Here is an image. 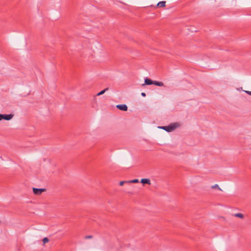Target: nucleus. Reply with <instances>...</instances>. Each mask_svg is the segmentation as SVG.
Returning <instances> with one entry per match:
<instances>
[{"mask_svg": "<svg viewBox=\"0 0 251 251\" xmlns=\"http://www.w3.org/2000/svg\"><path fill=\"white\" fill-rule=\"evenodd\" d=\"M179 126V124L177 123H174L169 125L168 126H165L164 128V130H166L167 132H171L178 127Z\"/></svg>", "mask_w": 251, "mask_h": 251, "instance_id": "f257e3e1", "label": "nucleus"}, {"mask_svg": "<svg viewBox=\"0 0 251 251\" xmlns=\"http://www.w3.org/2000/svg\"><path fill=\"white\" fill-rule=\"evenodd\" d=\"M13 115L10 114H0V121L2 119H4L5 120H10L13 117Z\"/></svg>", "mask_w": 251, "mask_h": 251, "instance_id": "f03ea898", "label": "nucleus"}, {"mask_svg": "<svg viewBox=\"0 0 251 251\" xmlns=\"http://www.w3.org/2000/svg\"><path fill=\"white\" fill-rule=\"evenodd\" d=\"M46 191V189L44 188H33V192L35 195H39L42 193L45 192Z\"/></svg>", "mask_w": 251, "mask_h": 251, "instance_id": "7ed1b4c3", "label": "nucleus"}, {"mask_svg": "<svg viewBox=\"0 0 251 251\" xmlns=\"http://www.w3.org/2000/svg\"><path fill=\"white\" fill-rule=\"evenodd\" d=\"M117 108L121 110L122 111H126L127 110V106L126 104H118L116 106Z\"/></svg>", "mask_w": 251, "mask_h": 251, "instance_id": "20e7f679", "label": "nucleus"}, {"mask_svg": "<svg viewBox=\"0 0 251 251\" xmlns=\"http://www.w3.org/2000/svg\"><path fill=\"white\" fill-rule=\"evenodd\" d=\"M154 81L152 80H151L150 78H148V77H146L145 78V83L142 84V86H144L145 85H150L151 84H154Z\"/></svg>", "mask_w": 251, "mask_h": 251, "instance_id": "39448f33", "label": "nucleus"}, {"mask_svg": "<svg viewBox=\"0 0 251 251\" xmlns=\"http://www.w3.org/2000/svg\"><path fill=\"white\" fill-rule=\"evenodd\" d=\"M141 183H142L143 185L146 184L150 185L151 184V180L149 178H142L141 180Z\"/></svg>", "mask_w": 251, "mask_h": 251, "instance_id": "423d86ee", "label": "nucleus"}, {"mask_svg": "<svg viewBox=\"0 0 251 251\" xmlns=\"http://www.w3.org/2000/svg\"><path fill=\"white\" fill-rule=\"evenodd\" d=\"M166 5V1H161L159 2L157 4V6L158 7H164Z\"/></svg>", "mask_w": 251, "mask_h": 251, "instance_id": "0eeeda50", "label": "nucleus"}, {"mask_svg": "<svg viewBox=\"0 0 251 251\" xmlns=\"http://www.w3.org/2000/svg\"><path fill=\"white\" fill-rule=\"evenodd\" d=\"M154 85H155L156 86H163L164 83L161 81H154Z\"/></svg>", "mask_w": 251, "mask_h": 251, "instance_id": "6e6552de", "label": "nucleus"}, {"mask_svg": "<svg viewBox=\"0 0 251 251\" xmlns=\"http://www.w3.org/2000/svg\"><path fill=\"white\" fill-rule=\"evenodd\" d=\"M233 216L235 217L240 218L241 219H243L244 217V215L240 213L234 214Z\"/></svg>", "mask_w": 251, "mask_h": 251, "instance_id": "1a4fd4ad", "label": "nucleus"}, {"mask_svg": "<svg viewBox=\"0 0 251 251\" xmlns=\"http://www.w3.org/2000/svg\"><path fill=\"white\" fill-rule=\"evenodd\" d=\"M108 90V88H106L103 89V90H102L99 93H98L97 94V96H100V95H101L103 94Z\"/></svg>", "mask_w": 251, "mask_h": 251, "instance_id": "9d476101", "label": "nucleus"}, {"mask_svg": "<svg viewBox=\"0 0 251 251\" xmlns=\"http://www.w3.org/2000/svg\"><path fill=\"white\" fill-rule=\"evenodd\" d=\"M139 182V180L138 179H134L132 180L128 181V183H138Z\"/></svg>", "mask_w": 251, "mask_h": 251, "instance_id": "9b49d317", "label": "nucleus"}, {"mask_svg": "<svg viewBox=\"0 0 251 251\" xmlns=\"http://www.w3.org/2000/svg\"><path fill=\"white\" fill-rule=\"evenodd\" d=\"M212 188H217L218 189L220 190H222V189L219 187V185L218 184H215L214 185L212 186Z\"/></svg>", "mask_w": 251, "mask_h": 251, "instance_id": "f8f14e48", "label": "nucleus"}, {"mask_svg": "<svg viewBox=\"0 0 251 251\" xmlns=\"http://www.w3.org/2000/svg\"><path fill=\"white\" fill-rule=\"evenodd\" d=\"M49 241V239L47 238V237H45L44 238H43V243L45 244L46 243H47V242H48Z\"/></svg>", "mask_w": 251, "mask_h": 251, "instance_id": "ddd939ff", "label": "nucleus"}, {"mask_svg": "<svg viewBox=\"0 0 251 251\" xmlns=\"http://www.w3.org/2000/svg\"><path fill=\"white\" fill-rule=\"evenodd\" d=\"M125 183H128V181H122L120 182V185L122 186Z\"/></svg>", "mask_w": 251, "mask_h": 251, "instance_id": "4468645a", "label": "nucleus"}, {"mask_svg": "<svg viewBox=\"0 0 251 251\" xmlns=\"http://www.w3.org/2000/svg\"><path fill=\"white\" fill-rule=\"evenodd\" d=\"M245 92L249 95L251 96V91H245Z\"/></svg>", "mask_w": 251, "mask_h": 251, "instance_id": "2eb2a0df", "label": "nucleus"}, {"mask_svg": "<svg viewBox=\"0 0 251 251\" xmlns=\"http://www.w3.org/2000/svg\"><path fill=\"white\" fill-rule=\"evenodd\" d=\"M141 95H142V96H143V97H145V96H146V94H145L144 92H142V93H141Z\"/></svg>", "mask_w": 251, "mask_h": 251, "instance_id": "dca6fc26", "label": "nucleus"}, {"mask_svg": "<svg viewBox=\"0 0 251 251\" xmlns=\"http://www.w3.org/2000/svg\"><path fill=\"white\" fill-rule=\"evenodd\" d=\"M93 236H85L86 239L91 238Z\"/></svg>", "mask_w": 251, "mask_h": 251, "instance_id": "f3484780", "label": "nucleus"}, {"mask_svg": "<svg viewBox=\"0 0 251 251\" xmlns=\"http://www.w3.org/2000/svg\"><path fill=\"white\" fill-rule=\"evenodd\" d=\"M165 126H159L158 128L164 129Z\"/></svg>", "mask_w": 251, "mask_h": 251, "instance_id": "a211bd4d", "label": "nucleus"}]
</instances>
